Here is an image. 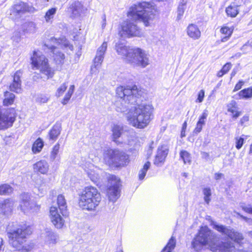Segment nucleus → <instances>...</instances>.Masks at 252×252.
Here are the masks:
<instances>
[{"label":"nucleus","instance_id":"1","mask_svg":"<svg viewBox=\"0 0 252 252\" xmlns=\"http://www.w3.org/2000/svg\"><path fill=\"white\" fill-rule=\"evenodd\" d=\"M143 92L136 86L125 87L120 86L116 89L119 99L116 101V110L126 113L128 124L137 128L146 127L152 119L154 107L150 103H141Z\"/></svg>","mask_w":252,"mask_h":252},{"label":"nucleus","instance_id":"2","mask_svg":"<svg viewBox=\"0 0 252 252\" xmlns=\"http://www.w3.org/2000/svg\"><path fill=\"white\" fill-rule=\"evenodd\" d=\"M217 242L216 235L207 226H202L192 239L191 247L196 252H200L206 246L213 252H239L240 249H236L232 242L218 244Z\"/></svg>","mask_w":252,"mask_h":252},{"label":"nucleus","instance_id":"3","mask_svg":"<svg viewBox=\"0 0 252 252\" xmlns=\"http://www.w3.org/2000/svg\"><path fill=\"white\" fill-rule=\"evenodd\" d=\"M32 69L39 70V73L35 72L32 76L34 81L39 79H48L53 77L54 70L49 65L48 60L39 51H34L31 57Z\"/></svg>","mask_w":252,"mask_h":252},{"label":"nucleus","instance_id":"4","mask_svg":"<svg viewBox=\"0 0 252 252\" xmlns=\"http://www.w3.org/2000/svg\"><path fill=\"white\" fill-rule=\"evenodd\" d=\"M7 235L9 243L12 246L18 250L21 249L29 251L26 249L24 243L26 242V236L32 233V229L30 226L18 225L12 223L7 228Z\"/></svg>","mask_w":252,"mask_h":252},{"label":"nucleus","instance_id":"5","mask_svg":"<svg viewBox=\"0 0 252 252\" xmlns=\"http://www.w3.org/2000/svg\"><path fill=\"white\" fill-rule=\"evenodd\" d=\"M152 5L150 2L143 1L132 5L127 12V16L135 22H143L145 26L150 25L155 17L151 10Z\"/></svg>","mask_w":252,"mask_h":252},{"label":"nucleus","instance_id":"6","mask_svg":"<svg viewBox=\"0 0 252 252\" xmlns=\"http://www.w3.org/2000/svg\"><path fill=\"white\" fill-rule=\"evenodd\" d=\"M101 201V196L97 189L93 186L85 187L79 194V205L83 210L94 211Z\"/></svg>","mask_w":252,"mask_h":252},{"label":"nucleus","instance_id":"7","mask_svg":"<svg viewBox=\"0 0 252 252\" xmlns=\"http://www.w3.org/2000/svg\"><path fill=\"white\" fill-rule=\"evenodd\" d=\"M50 44L45 43L46 46L52 53L51 55L56 64L62 65L64 63L65 56L62 53L56 46H60L64 48H68L71 51L73 50V46L71 45L69 41L64 38L57 39L52 37L50 39Z\"/></svg>","mask_w":252,"mask_h":252},{"label":"nucleus","instance_id":"8","mask_svg":"<svg viewBox=\"0 0 252 252\" xmlns=\"http://www.w3.org/2000/svg\"><path fill=\"white\" fill-rule=\"evenodd\" d=\"M104 159L110 164L117 167L126 166L129 162V156L125 152L117 149L108 148L103 154Z\"/></svg>","mask_w":252,"mask_h":252},{"label":"nucleus","instance_id":"9","mask_svg":"<svg viewBox=\"0 0 252 252\" xmlns=\"http://www.w3.org/2000/svg\"><path fill=\"white\" fill-rule=\"evenodd\" d=\"M128 59V63L134 67L145 68L150 64L149 55L139 48H134L131 57Z\"/></svg>","mask_w":252,"mask_h":252},{"label":"nucleus","instance_id":"10","mask_svg":"<svg viewBox=\"0 0 252 252\" xmlns=\"http://www.w3.org/2000/svg\"><path fill=\"white\" fill-rule=\"evenodd\" d=\"M107 189L106 190L107 195L109 200L112 202H115L120 196V180L114 175H108Z\"/></svg>","mask_w":252,"mask_h":252},{"label":"nucleus","instance_id":"11","mask_svg":"<svg viewBox=\"0 0 252 252\" xmlns=\"http://www.w3.org/2000/svg\"><path fill=\"white\" fill-rule=\"evenodd\" d=\"M211 224L213 228L220 232L222 235L229 238L240 245H241V241L244 239L242 233L236 231L230 226L219 224L216 222H212Z\"/></svg>","mask_w":252,"mask_h":252},{"label":"nucleus","instance_id":"12","mask_svg":"<svg viewBox=\"0 0 252 252\" xmlns=\"http://www.w3.org/2000/svg\"><path fill=\"white\" fill-rule=\"evenodd\" d=\"M119 34L123 38L141 37L143 35V32L135 24L131 21H126L122 24L121 30L119 31Z\"/></svg>","mask_w":252,"mask_h":252},{"label":"nucleus","instance_id":"13","mask_svg":"<svg viewBox=\"0 0 252 252\" xmlns=\"http://www.w3.org/2000/svg\"><path fill=\"white\" fill-rule=\"evenodd\" d=\"M21 199L20 207L25 214L36 212L39 210L40 206L38 205L34 201H31L28 194H22Z\"/></svg>","mask_w":252,"mask_h":252},{"label":"nucleus","instance_id":"14","mask_svg":"<svg viewBox=\"0 0 252 252\" xmlns=\"http://www.w3.org/2000/svg\"><path fill=\"white\" fill-rule=\"evenodd\" d=\"M85 170L92 182L97 186H101L100 175L102 171L100 169L92 164H89L88 167L85 168Z\"/></svg>","mask_w":252,"mask_h":252},{"label":"nucleus","instance_id":"15","mask_svg":"<svg viewBox=\"0 0 252 252\" xmlns=\"http://www.w3.org/2000/svg\"><path fill=\"white\" fill-rule=\"evenodd\" d=\"M135 48H131L123 43H117L115 45V50L117 54L127 63H128L129 57H131Z\"/></svg>","mask_w":252,"mask_h":252},{"label":"nucleus","instance_id":"16","mask_svg":"<svg viewBox=\"0 0 252 252\" xmlns=\"http://www.w3.org/2000/svg\"><path fill=\"white\" fill-rule=\"evenodd\" d=\"M107 48V43L103 42L97 49L95 57L94 60V65L91 68V72H93L94 67L97 68L100 66L104 59V56Z\"/></svg>","mask_w":252,"mask_h":252},{"label":"nucleus","instance_id":"17","mask_svg":"<svg viewBox=\"0 0 252 252\" xmlns=\"http://www.w3.org/2000/svg\"><path fill=\"white\" fill-rule=\"evenodd\" d=\"M50 216L51 221L57 228H61L64 225V220L59 214L56 207L52 206L50 208Z\"/></svg>","mask_w":252,"mask_h":252},{"label":"nucleus","instance_id":"18","mask_svg":"<svg viewBox=\"0 0 252 252\" xmlns=\"http://www.w3.org/2000/svg\"><path fill=\"white\" fill-rule=\"evenodd\" d=\"M168 153V147L166 144L161 145L158 148L157 154L155 157L154 164L161 166L164 162Z\"/></svg>","mask_w":252,"mask_h":252},{"label":"nucleus","instance_id":"19","mask_svg":"<svg viewBox=\"0 0 252 252\" xmlns=\"http://www.w3.org/2000/svg\"><path fill=\"white\" fill-rule=\"evenodd\" d=\"M14 121V117L9 116L7 112L3 113L0 112V130L6 129L12 126Z\"/></svg>","mask_w":252,"mask_h":252},{"label":"nucleus","instance_id":"20","mask_svg":"<svg viewBox=\"0 0 252 252\" xmlns=\"http://www.w3.org/2000/svg\"><path fill=\"white\" fill-rule=\"evenodd\" d=\"M22 72L21 70L17 71L13 76L12 83L10 85V89L11 91L16 93H20L21 92V81L20 78L22 76Z\"/></svg>","mask_w":252,"mask_h":252},{"label":"nucleus","instance_id":"21","mask_svg":"<svg viewBox=\"0 0 252 252\" xmlns=\"http://www.w3.org/2000/svg\"><path fill=\"white\" fill-rule=\"evenodd\" d=\"M15 202L11 199H6L0 204V214L8 215L13 210Z\"/></svg>","mask_w":252,"mask_h":252},{"label":"nucleus","instance_id":"22","mask_svg":"<svg viewBox=\"0 0 252 252\" xmlns=\"http://www.w3.org/2000/svg\"><path fill=\"white\" fill-rule=\"evenodd\" d=\"M41 237L44 240L45 242L49 245L56 244L58 238L57 235L50 228L45 229L41 234Z\"/></svg>","mask_w":252,"mask_h":252},{"label":"nucleus","instance_id":"23","mask_svg":"<svg viewBox=\"0 0 252 252\" xmlns=\"http://www.w3.org/2000/svg\"><path fill=\"white\" fill-rule=\"evenodd\" d=\"M35 188L38 190L39 196H43L49 188L48 185L41 177H39L35 181Z\"/></svg>","mask_w":252,"mask_h":252},{"label":"nucleus","instance_id":"24","mask_svg":"<svg viewBox=\"0 0 252 252\" xmlns=\"http://www.w3.org/2000/svg\"><path fill=\"white\" fill-rule=\"evenodd\" d=\"M112 141L117 145H120L122 143L118 139L121 136L123 131V126L122 125H114L112 127Z\"/></svg>","mask_w":252,"mask_h":252},{"label":"nucleus","instance_id":"25","mask_svg":"<svg viewBox=\"0 0 252 252\" xmlns=\"http://www.w3.org/2000/svg\"><path fill=\"white\" fill-rule=\"evenodd\" d=\"M34 171L42 174H46L49 170V165L47 162L44 160L37 161L33 165Z\"/></svg>","mask_w":252,"mask_h":252},{"label":"nucleus","instance_id":"26","mask_svg":"<svg viewBox=\"0 0 252 252\" xmlns=\"http://www.w3.org/2000/svg\"><path fill=\"white\" fill-rule=\"evenodd\" d=\"M32 7L29 6L26 3L20 2L15 4L13 8V12L20 15L26 12H30Z\"/></svg>","mask_w":252,"mask_h":252},{"label":"nucleus","instance_id":"27","mask_svg":"<svg viewBox=\"0 0 252 252\" xmlns=\"http://www.w3.org/2000/svg\"><path fill=\"white\" fill-rule=\"evenodd\" d=\"M187 34L193 39H197L200 37L201 32L196 25L191 24L187 28Z\"/></svg>","mask_w":252,"mask_h":252},{"label":"nucleus","instance_id":"28","mask_svg":"<svg viewBox=\"0 0 252 252\" xmlns=\"http://www.w3.org/2000/svg\"><path fill=\"white\" fill-rule=\"evenodd\" d=\"M233 97L236 99H248L252 97V87L244 89L235 94Z\"/></svg>","mask_w":252,"mask_h":252},{"label":"nucleus","instance_id":"29","mask_svg":"<svg viewBox=\"0 0 252 252\" xmlns=\"http://www.w3.org/2000/svg\"><path fill=\"white\" fill-rule=\"evenodd\" d=\"M61 131V126L60 124H56L52 128L49 132L50 140L55 141L60 135Z\"/></svg>","mask_w":252,"mask_h":252},{"label":"nucleus","instance_id":"30","mask_svg":"<svg viewBox=\"0 0 252 252\" xmlns=\"http://www.w3.org/2000/svg\"><path fill=\"white\" fill-rule=\"evenodd\" d=\"M69 8L74 16L80 15L83 11V5L79 1H74L70 6Z\"/></svg>","mask_w":252,"mask_h":252},{"label":"nucleus","instance_id":"31","mask_svg":"<svg viewBox=\"0 0 252 252\" xmlns=\"http://www.w3.org/2000/svg\"><path fill=\"white\" fill-rule=\"evenodd\" d=\"M57 203L58 207L63 216L66 215V203L64 197L63 195L60 194L58 196Z\"/></svg>","mask_w":252,"mask_h":252},{"label":"nucleus","instance_id":"32","mask_svg":"<svg viewBox=\"0 0 252 252\" xmlns=\"http://www.w3.org/2000/svg\"><path fill=\"white\" fill-rule=\"evenodd\" d=\"M176 245V240L175 237L172 236L169 240L166 245L163 248L161 252H172Z\"/></svg>","mask_w":252,"mask_h":252},{"label":"nucleus","instance_id":"33","mask_svg":"<svg viewBox=\"0 0 252 252\" xmlns=\"http://www.w3.org/2000/svg\"><path fill=\"white\" fill-rule=\"evenodd\" d=\"M227 110L233 115V117L236 119L240 115V112L237 111V103L234 100H232L227 105Z\"/></svg>","mask_w":252,"mask_h":252},{"label":"nucleus","instance_id":"34","mask_svg":"<svg viewBox=\"0 0 252 252\" xmlns=\"http://www.w3.org/2000/svg\"><path fill=\"white\" fill-rule=\"evenodd\" d=\"M44 146V142L43 140L38 138L33 143L32 147V151L34 154H37L39 153L42 149Z\"/></svg>","mask_w":252,"mask_h":252},{"label":"nucleus","instance_id":"35","mask_svg":"<svg viewBox=\"0 0 252 252\" xmlns=\"http://www.w3.org/2000/svg\"><path fill=\"white\" fill-rule=\"evenodd\" d=\"M13 188L8 184H4L0 185V195H8L12 193Z\"/></svg>","mask_w":252,"mask_h":252},{"label":"nucleus","instance_id":"36","mask_svg":"<svg viewBox=\"0 0 252 252\" xmlns=\"http://www.w3.org/2000/svg\"><path fill=\"white\" fill-rule=\"evenodd\" d=\"M227 16L231 17H235L238 14V6L235 5H230L225 9Z\"/></svg>","mask_w":252,"mask_h":252},{"label":"nucleus","instance_id":"37","mask_svg":"<svg viewBox=\"0 0 252 252\" xmlns=\"http://www.w3.org/2000/svg\"><path fill=\"white\" fill-rule=\"evenodd\" d=\"M15 95L9 92H6L4 93V99L3 103L4 105L8 106L12 104L14 100Z\"/></svg>","mask_w":252,"mask_h":252},{"label":"nucleus","instance_id":"38","mask_svg":"<svg viewBox=\"0 0 252 252\" xmlns=\"http://www.w3.org/2000/svg\"><path fill=\"white\" fill-rule=\"evenodd\" d=\"M221 33L224 35L221 37V41L226 42L228 40L232 33V30L227 27H222L220 29Z\"/></svg>","mask_w":252,"mask_h":252},{"label":"nucleus","instance_id":"39","mask_svg":"<svg viewBox=\"0 0 252 252\" xmlns=\"http://www.w3.org/2000/svg\"><path fill=\"white\" fill-rule=\"evenodd\" d=\"M150 165L151 163L149 161H147L144 164L143 168L139 171V172L138 177L139 180H142L144 178L148 170L150 167Z\"/></svg>","mask_w":252,"mask_h":252},{"label":"nucleus","instance_id":"40","mask_svg":"<svg viewBox=\"0 0 252 252\" xmlns=\"http://www.w3.org/2000/svg\"><path fill=\"white\" fill-rule=\"evenodd\" d=\"M180 158L182 159L185 164H190L191 162V157L190 154L186 151H181L180 152Z\"/></svg>","mask_w":252,"mask_h":252},{"label":"nucleus","instance_id":"41","mask_svg":"<svg viewBox=\"0 0 252 252\" xmlns=\"http://www.w3.org/2000/svg\"><path fill=\"white\" fill-rule=\"evenodd\" d=\"M57 8H52L49 9L46 13L45 15L44 16L45 21L47 22H49L51 19L54 18V15L56 13Z\"/></svg>","mask_w":252,"mask_h":252},{"label":"nucleus","instance_id":"42","mask_svg":"<svg viewBox=\"0 0 252 252\" xmlns=\"http://www.w3.org/2000/svg\"><path fill=\"white\" fill-rule=\"evenodd\" d=\"M60 149V144H56L53 147L51 152L50 158L52 161H54L58 157Z\"/></svg>","mask_w":252,"mask_h":252},{"label":"nucleus","instance_id":"43","mask_svg":"<svg viewBox=\"0 0 252 252\" xmlns=\"http://www.w3.org/2000/svg\"><path fill=\"white\" fill-rule=\"evenodd\" d=\"M49 99V96L47 94H40L36 98V101L39 103H46Z\"/></svg>","mask_w":252,"mask_h":252},{"label":"nucleus","instance_id":"44","mask_svg":"<svg viewBox=\"0 0 252 252\" xmlns=\"http://www.w3.org/2000/svg\"><path fill=\"white\" fill-rule=\"evenodd\" d=\"M244 135H242V137L236 136L235 137V147L237 149H240L243 146L244 143Z\"/></svg>","mask_w":252,"mask_h":252},{"label":"nucleus","instance_id":"45","mask_svg":"<svg viewBox=\"0 0 252 252\" xmlns=\"http://www.w3.org/2000/svg\"><path fill=\"white\" fill-rule=\"evenodd\" d=\"M208 114V111L207 109H205L203 111L202 114L201 115V116H200V117H199V119L197 123L200 124H202L204 126Z\"/></svg>","mask_w":252,"mask_h":252},{"label":"nucleus","instance_id":"46","mask_svg":"<svg viewBox=\"0 0 252 252\" xmlns=\"http://www.w3.org/2000/svg\"><path fill=\"white\" fill-rule=\"evenodd\" d=\"M67 87V84L66 83H63L57 90L56 93V96L57 97H60L63 95V93L66 90Z\"/></svg>","mask_w":252,"mask_h":252},{"label":"nucleus","instance_id":"47","mask_svg":"<svg viewBox=\"0 0 252 252\" xmlns=\"http://www.w3.org/2000/svg\"><path fill=\"white\" fill-rule=\"evenodd\" d=\"M203 194L204 195V200L205 202L209 204L210 198V196L211 195V191L210 188H206L203 189Z\"/></svg>","mask_w":252,"mask_h":252},{"label":"nucleus","instance_id":"48","mask_svg":"<svg viewBox=\"0 0 252 252\" xmlns=\"http://www.w3.org/2000/svg\"><path fill=\"white\" fill-rule=\"evenodd\" d=\"M186 7H183L182 5H179L177 10V20H180L185 12V10Z\"/></svg>","mask_w":252,"mask_h":252},{"label":"nucleus","instance_id":"49","mask_svg":"<svg viewBox=\"0 0 252 252\" xmlns=\"http://www.w3.org/2000/svg\"><path fill=\"white\" fill-rule=\"evenodd\" d=\"M244 83L245 82L243 80H239V82L236 84L233 90V92H236L240 90L242 88L243 86L244 85Z\"/></svg>","mask_w":252,"mask_h":252},{"label":"nucleus","instance_id":"50","mask_svg":"<svg viewBox=\"0 0 252 252\" xmlns=\"http://www.w3.org/2000/svg\"><path fill=\"white\" fill-rule=\"evenodd\" d=\"M232 66V64L230 63H227L225 64H224L221 70L224 73L226 74L228 72V71L230 69Z\"/></svg>","mask_w":252,"mask_h":252},{"label":"nucleus","instance_id":"51","mask_svg":"<svg viewBox=\"0 0 252 252\" xmlns=\"http://www.w3.org/2000/svg\"><path fill=\"white\" fill-rule=\"evenodd\" d=\"M204 91L203 90H200L198 94L197 99L196 102H202L204 97Z\"/></svg>","mask_w":252,"mask_h":252},{"label":"nucleus","instance_id":"52","mask_svg":"<svg viewBox=\"0 0 252 252\" xmlns=\"http://www.w3.org/2000/svg\"><path fill=\"white\" fill-rule=\"evenodd\" d=\"M203 126L204 125H203L202 124H200L197 123L196 127L193 130V133L196 134L199 133L201 131Z\"/></svg>","mask_w":252,"mask_h":252},{"label":"nucleus","instance_id":"53","mask_svg":"<svg viewBox=\"0 0 252 252\" xmlns=\"http://www.w3.org/2000/svg\"><path fill=\"white\" fill-rule=\"evenodd\" d=\"M71 96L72 95H70V94H68V93H66V94L65 95L63 100H62V103L63 105H65V104H67V103L69 100V99H70V97H71Z\"/></svg>","mask_w":252,"mask_h":252},{"label":"nucleus","instance_id":"54","mask_svg":"<svg viewBox=\"0 0 252 252\" xmlns=\"http://www.w3.org/2000/svg\"><path fill=\"white\" fill-rule=\"evenodd\" d=\"M243 209L246 212L252 214V205H248L247 206H243Z\"/></svg>","mask_w":252,"mask_h":252},{"label":"nucleus","instance_id":"55","mask_svg":"<svg viewBox=\"0 0 252 252\" xmlns=\"http://www.w3.org/2000/svg\"><path fill=\"white\" fill-rule=\"evenodd\" d=\"M28 27L30 28V29L28 30V31L30 32H34L35 29V25L33 22H30L28 23Z\"/></svg>","mask_w":252,"mask_h":252},{"label":"nucleus","instance_id":"56","mask_svg":"<svg viewBox=\"0 0 252 252\" xmlns=\"http://www.w3.org/2000/svg\"><path fill=\"white\" fill-rule=\"evenodd\" d=\"M5 249L4 242L1 238H0V252H3Z\"/></svg>","mask_w":252,"mask_h":252},{"label":"nucleus","instance_id":"57","mask_svg":"<svg viewBox=\"0 0 252 252\" xmlns=\"http://www.w3.org/2000/svg\"><path fill=\"white\" fill-rule=\"evenodd\" d=\"M250 46L252 48V38L250 39L242 47L241 50L244 49L246 46Z\"/></svg>","mask_w":252,"mask_h":252},{"label":"nucleus","instance_id":"58","mask_svg":"<svg viewBox=\"0 0 252 252\" xmlns=\"http://www.w3.org/2000/svg\"><path fill=\"white\" fill-rule=\"evenodd\" d=\"M74 89H75L74 85H71L69 87V88L67 93H68V94H70V95H72L74 92Z\"/></svg>","mask_w":252,"mask_h":252},{"label":"nucleus","instance_id":"59","mask_svg":"<svg viewBox=\"0 0 252 252\" xmlns=\"http://www.w3.org/2000/svg\"><path fill=\"white\" fill-rule=\"evenodd\" d=\"M106 25V16L103 15L102 16V23L101 25L102 29H104Z\"/></svg>","mask_w":252,"mask_h":252},{"label":"nucleus","instance_id":"60","mask_svg":"<svg viewBox=\"0 0 252 252\" xmlns=\"http://www.w3.org/2000/svg\"><path fill=\"white\" fill-rule=\"evenodd\" d=\"M249 120V117L248 116H244L240 120V124L243 125L244 122H247Z\"/></svg>","mask_w":252,"mask_h":252},{"label":"nucleus","instance_id":"61","mask_svg":"<svg viewBox=\"0 0 252 252\" xmlns=\"http://www.w3.org/2000/svg\"><path fill=\"white\" fill-rule=\"evenodd\" d=\"M188 0H181L179 5H182L183 7H186V4Z\"/></svg>","mask_w":252,"mask_h":252},{"label":"nucleus","instance_id":"62","mask_svg":"<svg viewBox=\"0 0 252 252\" xmlns=\"http://www.w3.org/2000/svg\"><path fill=\"white\" fill-rule=\"evenodd\" d=\"M222 176V174L221 173H216L215 175V178L216 180H219Z\"/></svg>","mask_w":252,"mask_h":252},{"label":"nucleus","instance_id":"63","mask_svg":"<svg viewBox=\"0 0 252 252\" xmlns=\"http://www.w3.org/2000/svg\"><path fill=\"white\" fill-rule=\"evenodd\" d=\"M187 122H185L183 124V126H182V130H185L186 131V129L187 128Z\"/></svg>","mask_w":252,"mask_h":252},{"label":"nucleus","instance_id":"64","mask_svg":"<svg viewBox=\"0 0 252 252\" xmlns=\"http://www.w3.org/2000/svg\"><path fill=\"white\" fill-rule=\"evenodd\" d=\"M248 236L252 239V230L247 232Z\"/></svg>","mask_w":252,"mask_h":252}]
</instances>
